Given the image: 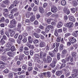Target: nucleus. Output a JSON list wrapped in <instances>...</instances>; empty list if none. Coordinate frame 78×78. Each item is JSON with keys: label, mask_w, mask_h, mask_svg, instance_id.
Segmentation results:
<instances>
[{"label": "nucleus", "mask_w": 78, "mask_h": 78, "mask_svg": "<svg viewBox=\"0 0 78 78\" xmlns=\"http://www.w3.org/2000/svg\"><path fill=\"white\" fill-rule=\"evenodd\" d=\"M46 50H49V49H50V44H47L46 47Z\"/></svg>", "instance_id": "nucleus-37"}, {"label": "nucleus", "mask_w": 78, "mask_h": 78, "mask_svg": "<svg viewBox=\"0 0 78 78\" xmlns=\"http://www.w3.org/2000/svg\"><path fill=\"white\" fill-rule=\"evenodd\" d=\"M60 54L58 53L57 54V59L58 60H59L60 59Z\"/></svg>", "instance_id": "nucleus-52"}, {"label": "nucleus", "mask_w": 78, "mask_h": 78, "mask_svg": "<svg viewBox=\"0 0 78 78\" xmlns=\"http://www.w3.org/2000/svg\"><path fill=\"white\" fill-rule=\"evenodd\" d=\"M73 24L72 22H70L66 24L65 25V27L69 28H70L73 27Z\"/></svg>", "instance_id": "nucleus-4"}, {"label": "nucleus", "mask_w": 78, "mask_h": 78, "mask_svg": "<svg viewBox=\"0 0 78 78\" xmlns=\"http://www.w3.org/2000/svg\"><path fill=\"white\" fill-rule=\"evenodd\" d=\"M78 30L74 31L73 34V36H75V37H77V36H78V34H77V33H78Z\"/></svg>", "instance_id": "nucleus-20"}, {"label": "nucleus", "mask_w": 78, "mask_h": 78, "mask_svg": "<svg viewBox=\"0 0 78 78\" xmlns=\"http://www.w3.org/2000/svg\"><path fill=\"white\" fill-rule=\"evenodd\" d=\"M17 9H18L17 8H15V9H13L11 10L10 13L11 14H13V13H14V12H16V11H17Z\"/></svg>", "instance_id": "nucleus-14"}, {"label": "nucleus", "mask_w": 78, "mask_h": 78, "mask_svg": "<svg viewBox=\"0 0 78 78\" xmlns=\"http://www.w3.org/2000/svg\"><path fill=\"white\" fill-rule=\"evenodd\" d=\"M51 20H52V19H47V22L48 23H51Z\"/></svg>", "instance_id": "nucleus-57"}, {"label": "nucleus", "mask_w": 78, "mask_h": 78, "mask_svg": "<svg viewBox=\"0 0 78 78\" xmlns=\"http://www.w3.org/2000/svg\"><path fill=\"white\" fill-rule=\"evenodd\" d=\"M58 51V48H55L54 50L53 51V53H56Z\"/></svg>", "instance_id": "nucleus-39"}, {"label": "nucleus", "mask_w": 78, "mask_h": 78, "mask_svg": "<svg viewBox=\"0 0 78 78\" xmlns=\"http://www.w3.org/2000/svg\"><path fill=\"white\" fill-rule=\"evenodd\" d=\"M5 67V66L3 65V64H0V69H3Z\"/></svg>", "instance_id": "nucleus-63"}, {"label": "nucleus", "mask_w": 78, "mask_h": 78, "mask_svg": "<svg viewBox=\"0 0 78 78\" xmlns=\"http://www.w3.org/2000/svg\"><path fill=\"white\" fill-rule=\"evenodd\" d=\"M34 2L37 5H39V1L38 0H34Z\"/></svg>", "instance_id": "nucleus-38"}, {"label": "nucleus", "mask_w": 78, "mask_h": 78, "mask_svg": "<svg viewBox=\"0 0 78 78\" xmlns=\"http://www.w3.org/2000/svg\"><path fill=\"white\" fill-rule=\"evenodd\" d=\"M26 16L27 18H29L30 17V15L29 13H27L26 14Z\"/></svg>", "instance_id": "nucleus-60"}, {"label": "nucleus", "mask_w": 78, "mask_h": 78, "mask_svg": "<svg viewBox=\"0 0 78 78\" xmlns=\"http://www.w3.org/2000/svg\"><path fill=\"white\" fill-rule=\"evenodd\" d=\"M3 11L5 12H9V10L7 9H4Z\"/></svg>", "instance_id": "nucleus-50"}, {"label": "nucleus", "mask_w": 78, "mask_h": 78, "mask_svg": "<svg viewBox=\"0 0 78 78\" xmlns=\"http://www.w3.org/2000/svg\"><path fill=\"white\" fill-rule=\"evenodd\" d=\"M62 73V71L61 70L60 71H57L56 73H55V75L57 76H60V75H61V74Z\"/></svg>", "instance_id": "nucleus-6"}, {"label": "nucleus", "mask_w": 78, "mask_h": 78, "mask_svg": "<svg viewBox=\"0 0 78 78\" xmlns=\"http://www.w3.org/2000/svg\"><path fill=\"white\" fill-rule=\"evenodd\" d=\"M8 76L9 78H12L13 77V73H11L9 74Z\"/></svg>", "instance_id": "nucleus-28"}, {"label": "nucleus", "mask_w": 78, "mask_h": 78, "mask_svg": "<svg viewBox=\"0 0 78 78\" xmlns=\"http://www.w3.org/2000/svg\"><path fill=\"white\" fill-rule=\"evenodd\" d=\"M47 60L49 63L51 62L52 60V58L50 56H48L47 57Z\"/></svg>", "instance_id": "nucleus-10"}, {"label": "nucleus", "mask_w": 78, "mask_h": 78, "mask_svg": "<svg viewBox=\"0 0 78 78\" xmlns=\"http://www.w3.org/2000/svg\"><path fill=\"white\" fill-rule=\"evenodd\" d=\"M70 58H71V56H69L68 57L66 58V60L67 61H69Z\"/></svg>", "instance_id": "nucleus-55"}, {"label": "nucleus", "mask_w": 78, "mask_h": 78, "mask_svg": "<svg viewBox=\"0 0 78 78\" xmlns=\"http://www.w3.org/2000/svg\"><path fill=\"white\" fill-rule=\"evenodd\" d=\"M9 42H13L15 41L14 39L13 38H9Z\"/></svg>", "instance_id": "nucleus-29"}, {"label": "nucleus", "mask_w": 78, "mask_h": 78, "mask_svg": "<svg viewBox=\"0 0 78 78\" xmlns=\"http://www.w3.org/2000/svg\"><path fill=\"white\" fill-rule=\"evenodd\" d=\"M66 64L65 63H62V64L61 66L60 67V69H62L63 67H65V66H66Z\"/></svg>", "instance_id": "nucleus-51"}, {"label": "nucleus", "mask_w": 78, "mask_h": 78, "mask_svg": "<svg viewBox=\"0 0 78 78\" xmlns=\"http://www.w3.org/2000/svg\"><path fill=\"white\" fill-rule=\"evenodd\" d=\"M39 77L40 78H44V74H43V73H42L41 74L39 75Z\"/></svg>", "instance_id": "nucleus-64"}, {"label": "nucleus", "mask_w": 78, "mask_h": 78, "mask_svg": "<svg viewBox=\"0 0 78 78\" xmlns=\"http://www.w3.org/2000/svg\"><path fill=\"white\" fill-rule=\"evenodd\" d=\"M28 35V34L27 33H24L23 34L22 36L24 37H26Z\"/></svg>", "instance_id": "nucleus-56"}, {"label": "nucleus", "mask_w": 78, "mask_h": 78, "mask_svg": "<svg viewBox=\"0 0 78 78\" xmlns=\"http://www.w3.org/2000/svg\"><path fill=\"white\" fill-rule=\"evenodd\" d=\"M73 6H76L78 5V3L76 2H74L73 3Z\"/></svg>", "instance_id": "nucleus-34"}, {"label": "nucleus", "mask_w": 78, "mask_h": 78, "mask_svg": "<svg viewBox=\"0 0 78 78\" xmlns=\"http://www.w3.org/2000/svg\"><path fill=\"white\" fill-rule=\"evenodd\" d=\"M51 11L52 12H57V8L56 7H54L51 8Z\"/></svg>", "instance_id": "nucleus-8"}, {"label": "nucleus", "mask_w": 78, "mask_h": 78, "mask_svg": "<svg viewBox=\"0 0 78 78\" xmlns=\"http://www.w3.org/2000/svg\"><path fill=\"white\" fill-rule=\"evenodd\" d=\"M63 11L64 12L66 13L68 15L70 14V10L69 9H66V8H65L63 9Z\"/></svg>", "instance_id": "nucleus-7"}, {"label": "nucleus", "mask_w": 78, "mask_h": 78, "mask_svg": "<svg viewBox=\"0 0 78 78\" xmlns=\"http://www.w3.org/2000/svg\"><path fill=\"white\" fill-rule=\"evenodd\" d=\"M61 4L63 6H64L66 5V2L64 0H62L61 2Z\"/></svg>", "instance_id": "nucleus-21"}, {"label": "nucleus", "mask_w": 78, "mask_h": 78, "mask_svg": "<svg viewBox=\"0 0 78 78\" xmlns=\"http://www.w3.org/2000/svg\"><path fill=\"white\" fill-rule=\"evenodd\" d=\"M27 65H23L22 67V68L23 69V70H27Z\"/></svg>", "instance_id": "nucleus-43"}, {"label": "nucleus", "mask_w": 78, "mask_h": 78, "mask_svg": "<svg viewBox=\"0 0 78 78\" xmlns=\"http://www.w3.org/2000/svg\"><path fill=\"white\" fill-rule=\"evenodd\" d=\"M16 55V52H14L13 53H12V55L11 56V58H14V56Z\"/></svg>", "instance_id": "nucleus-53"}, {"label": "nucleus", "mask_w": 78, "mask_h": 78, "mask_svg": "<svg viewBox=\"0 0 78 78\" xmlns=\"http://www.w3.org/2000/svg\"><path fill=\"white\" fill-rule=\"evenodd\" d=\"M78 75V74L74 73L73 74H72V76L73 78H75V77H76V76H77Z\"/></svg>", "instance_id": "nucleus-40"}, {"label": "nucleus", "mask_w": 78, "mask_h": 78, "mask_svg": "<svg viewBox=\"0 0 78 78\" xmlns=\"http://www.w3.org/2000/svg\"><path fill=\"white\" fill-rule=\"evenodd\" d=\"M10 49L13 52L14 51H15L16 48H15V47L14 46H12Z\"/></svg>", "instance_id": "nucleus-27"}, {"label": "nucleus", "mask_w": 78, "mask_h": 78, "mask_svg": "<svg viewBox=\"0 0 78 78\" xmlns=\"http://www.w3.org/2000/svg\"><path fill=\"white\" fill-rule=\"evenodd\" d=\"M34 35L36 37V38H39L40 36H39V35L36 33H34Z\"/></svg>", "instance_id": "nucleus-25"}, {"label": "nucleus", "mask_w": 78, "mask_h": 78, "mask_svg": "<svg viewBox=\"0 0 78 78\" xmlns=\"http://www.w3.org/2000/svg\"><path fill=\"white\" fill-rule=\"evenodd\" d=\"M30 20L31 22H34V21L35 20V16H32L30 17Z\"/></svg>", "instance_id": "nucleus-15"}, {"label": "nucleus", "mask_w": 78, "mask_h": 78, "mask_svg": "<svg viewBox=\"0 0 78 78\" xmlns=\"http://www.w3.org/2000/svg\"><path fill=\"white\" fill-rule=\"evenodd\" d=\"M5 34L8 37H9V33H8V31H6L5 32Z\"/></svg>", "instance_id": "nucleus-49"}, {"label": "nucleus", "mask_w": 78, "mask_h": 78, "mask_svg": "<svg viewBox=\"0 0 78 78\" xmlns=\"http://www.w3.org/2000/svg\"><path fill=\"white\" fill-rule=\"evenodd\" d=\"M64 46L63 44H61L60 45L59 50H62L64 48Z\"/></svg>", "instance_id": "nucleus-26"}, {"label": "nucleus", "mask_w": 78, "mask_h": 78, "mask_svg": "<svg viewBox=\"0 0 78 78\" xmlns=\"http://www.w3.org/2000/svg\"><path fill=\"white\" fill-rule=\"evenodd\" d=\"M67 51L66 50H63L62 52V53L63 55H65V54H66V53H67Z\"/></svg>", "instance_id": "nucleus-47"}, {"label": "nucleus", "mask_w": 78, "mask_h": 78, "mask_svg": "<svg viewBox=\"0 0 78 78\" xmlns=\"http://www.w3.org/2000/svg\"><path fill=\"white\" fill-rule=\"evenodd\" d=\"M28 40L29 42L32 43V41L31 40V37L29 36L28 37Z\"/></svg>", "instance_id": "nucleus-41"}, {"label": "nucleus", "mask_w": 78, "mask_h": 78, "mask_svg": "<svg viewBox=\"0 0 78 78\" xmlns=\"http://www.w3.org/2000/svg\"><path fill=\"white\" fill-rule=\"evenodd\" d=\"M47 76L48 78H50L51 76L50 75V72H48L46 73Z\"/></svg>", "instance_id": "nucleus-30"}, {"label": "nucleus", "mask_w": 78, "mask_h": 78, "mask_svg": "<svg viewBox=\"0 0 78 78\" xmlns=\"http://www.w3.org/2000/svg\"><path fill=\"white\" fill-rule=\"evenodd\" d=\"M77 55V53L76 52H72V56L73 57H76Z\"/></svg>", "instance_id": "nucleus-23"}, {"label": "nucleus", "mask_w": 78, "mask_h": 78, "mask_svg": "<svg viewBox=\"0 0 78 78\" xmlns=\"http://www.w3.org/2000/svg\"><path fill=\"white\" fill-rule=\"evenodd\" d=\"M6 57L5 56H2L1 57V59L2 60V61H5L6 59Z\"/></svg>", "instance_id": "nucleus-36"}, {"label": "nucleus", "mask_w": 78, "mask_h": 78, "mask_svg": "<svg viewBox=\"0 0 78 78\" xmlns=\"http://www.w3.org/2000/svg\"><path fill=\"white\" fill-rule=\"evenodd\" d=\"M69 41L71 42L72 44L75 43L76 42V40L75 38L73 37H71L69 38Z\"/></svg>", "instance_id": "nucleus-3"}, {"label": "nucleus", "mask_w": 78, "mask_h": 78, "mask_svg": "<svg viewBox=\"0 0 78 78\" xmlns=\"http://www.w3.org/2000/svg\"><path fill=\"white\" fill-rule=\"evenodd\" d=\"M3 72L5 73H8L9 72V70H8V69H6L4 70Z\"/></svg>", "instance_id": "nucleus-54"}, {"label": "nucleus", "mask_w": 78, "mask_h": 78, "mask_svg": "<svg viewBox=\"0 0 78 78\" xmlns=\"http://www.w3.org/2000/svg\"><path fill=\"white\" fill-rule=\"evenodd\" d=\"M57 62V60L56 59L54 58L52 61V63L56 64Z\"/></svg>", "instance_id": "nucleus-46"}, {"label": "nucleus", "mask_w": 78, "mask_h": 78, "mask_svg": "<svg viewBox=\"0 0 78 78\" xmlns=\"http://www.w3.org/2000/svg\"><path fill=\"white\" fill-rule=\"evenodd\" d=\"M36 31L37 33H40L41 31V29H37L36 30Z\"/></svg>", "instance_id": "nucleus-61"}, {"label": "nucleus", "mask_w": 78, "mask_h": 78, "mask_svg": "<svg viewBox=\"0 0 78 78\" xmlns=\"http://www.w3.org/2000/svg\"><path fill=\"white\" fill-rule=\"evenodd\" d=\"M30 55H33V53H34V52L33 50H30Z\"/></svg>", "instance_id": "nucleus-58"}, {"label": "nucleus", "mask_w": 78, "mask_h": 78, "mask_svg": "<svg viewBox=\"0 0 78 78\" xmlns=\"http://www.w3.org/2000/svg\"><path fill=\"white\" fill-rule=\"evenodd\" d=\"M61 37L60 36H58L57 38V41L58 42H61Z\"/></svg>", "instance_id": "nucleus-33"}, {"label": "nucleus", "mask_w": 78, "mask_h": 78, "mask_svg": "<svg viewBox=\"0 0 78 78\" xmlns=\"http://www.w3.org/2000/svg\"><path fill=\"white\" fill-rule=\"evenodd\" d=\"M12 46V45H11V44L10 43V42H8L6 45V47H7L8 48H10V47H11Z\"/></svg>", "instance_id": "nucleus-19"}, {"label": "nucleus", "mask_w": 78, "mask_h": 78, "mask_svg": "<svg viewBox=\"0 0 78 78\" xmlns=\"http://www.w3.org/2000/svg\"><path fill=\"white\" fill-rule=\"evenodd\" d=\"M48 54L51 57H54V56H55L54 54H53L51 51L49 52Z\"/></svg>", "instance_id": "nucleus-32"}, {"label": "nucleus", "mask_w": 78, "mask_h": 78, "mask_svg": "<svg viewBox=\"0 0 78 78\" xmlns=\"http://www.w3.org/2000/svg\"><path fill=\"white\" fill-rule=\"evenodd\" d=\"M54 34L56 37H57V36H58V32H57V29H55V30Z\"/></svg>", "instance_id": "nucleus-48"}, {"label": "nucleus", "mask_w": 78, "mask_h": 78, "mask_svg": "<svg viewBox=\"0 0 78 78\" xmlns=\"http://www.w3.org/2000/svg\"><path fill=\"white\" fill-rule=\"evenodd\" d=\"M33 67H29L28 68V71L29 72H30V71H32L33 70Z\"/></svg>", "instance_id": "nucleus-59"}, {"label": "nucleus", "mask_w": 78, "mask_h": 78, "mask_svg": "<svg viewBox=\"0 0 78 78\" xmlns=\"http://www.w3.org/2000/svg\"><path fill=\"white\" fill-rule=\"evenodd\" d=\"M21 28V23H18L17 25V31H20Z\"/></svg>", "instance_id": "nucleus-16"}, {"label": "nucleus", "mask_w": 78, "mask_h": 78, "mask_svg": "<svg viewBox=\"0 0 78 78\" xmlns=\"http://www.w3.org/2000/svg\"><path fill=\"white\" fill-rule=\"evenodd\" d=\"M10 23L11 25L9 26L10 28H13L16 27V26L15 25L16 24V21L15 20H13L11 21Z\"/></svg>", "instance_id": "nucleus-1"}, {"label": "nucleus", "mask_w": 78, "mask_h": 78, "mask_svg": "<svg viewBox=\"0 0 78 78\" xmlns=\"http://www.w3.org/2000/svg\"><path fill=\"white\" fill-rule=\"evenodd\" d=\"M19 3V2H18V1H15L13 2V4L11 5L9 7V9H11L12 8H13L14 7V5L15 6H16L17 5L16 4H18Z\"/></svg>", "instance_id": "nucleus-2"}, {"label": "nucleus", "mask_w": 78, "mask_h": 78, "mask_svg": "<svg viewBox=\"0 0 78 78\" xmlns=\"http://www.w3.org/2000/svg\"><path fill=\"white\" fill-rule=\"evenodd\" d=\"M47 56L46 53H43V52L41 51L40 53V58L41 59H43L44 57H45Z\"/></svg>", "instance_id": "nucleus-5"}, {"label": "nucleus", "mask_w": 78, "mask_h": 78, "mask_svg": "<svg viewBox=\"0 0 78 78\" xmlns=\"http://www.w3.org/2000/svg\"><path fill=\"white\" fill-rule=\"evenodd\" d=\"M73 73H75L76 74H78V70L76 69L73 70Z\"/></svg>", "instance_id": "nucleus-35"}, {"label": "nucleus", "mask_w": 78, "mask_h": 78, "mask_svg": "<svg viewBox=\"0 0 78 78\" xmlns=\"http://www.w3.org/2000/svg\"><path fill=\"white\" fill-rule=\"evenodd\" d=\"M70 72H67L66 73L65 75L66 77H68V76H70Z\"/></svg>", "instance_id": "nucleus-45"}, {"label": "nucleus", "mask_w": 78, "mask_h": 78, "mask_svg": "<svg viewBox=\"0 0 78 78\" xmlns=\"http://www.w3.org/2000/svg\"><path fill=\"white\" fill-rule=\"evenodd\" d=\"M72 13H75L76 12V9L75 8H72L70 9Z\"/></svg>", "instance_id": "nucleus-24"}, {"label": "nucleus", "mask_w": 78, "mask_h": 78, "mask_svg": "<svg viewBox=\"0 0 78 78\" xmlns=\"http://www.w3.org/2000/svg\"><path fill=\"white\" fill-rule=\"evenodd\" d=\"M69 20L71 21H72L74 22H75V18L73 17L72 16H70L69 17Z\"/></svg>", "instance_id": "nucleus-17"}, {"label": "nucleus", "mask_w": 78, "mask_h": 78, "mask_svg": "<svg viewBox=\"0 0 78 78\" xmlns=\"http://www.w3.org/2000/svg\"><path fill=\"white\" fill-rule=\"evenodd\" d=\"M10 36L12 37L13 36H14L15 34V32L13 30H10Z\"/></svg>", "instance_id": "nucleus-11"}, {"label": "nucleus", "mask_w": 78, "mask_h": 78, "mask_svg": "<svg viewBox=\"0 0 78 78\" xmlns=\"http://www.w3.org/2000/svg\"><path fill=\"white\" fill-rule=\"evenodd\" d=\"M45 43L44 42H41L40 44V47H44L45 46Z\"/></svg>", "instance_id": "nucleus-12"}, {"label": "nucleus", "mask_w": 78, "mask_h": 78, "mask_svg": "<svg viewBox=\"0 0 78 78\" xmlns=\"http://www.w3.org/2000/svg\"><path fill=\"white\" fill-rule=\"evenodd\" d=\"M39 55L37 54H36L35 55L34 58L35 59V60L36 59H39Z\"/></svg>", "instance_id": "nucleus-18"}, {"label": "nucleus", "mask_w": 78, "mask_h": 78, "mask_svg": "<svg viewBox=\"0 0 78 78\" xmlns=\"http://www.w3.org/2000/svg\"><path fill=\"white\" fill-rule=\"evenodd\" d=\"M1 43L2 44V45H3L4 44H5V41H4V39H1Z\"/></svg>", "instance_id": "nucleus-44"}, {"label": "nucleus", "mask_w": 78, "mask_h": 78, "mask_svg": "<svg viewBox=\"0 0 78 78\" xmlns=\"http://www.w3.org/2000/svg\"><path fill=\"white\" fill-rule=\"evenodd\" d=\"M38 42L39 40H34L33 42L34 44H37V43H38Z\"/></svg>", "instance_id": "nucleus-62"}, {"label": "nucleus", "mask_w": 78, "mask_h": 78, "mask_svg": "<svg viewBox=\"0 0 78 78\" xmlns=\"http://www.w3.org/2000/svg\"><path fill=\"white\" fill-rule=\"evenodd\" d=\"M41 33L43 34L44 36H45L46 37H47V34L45 33V32L44 31H42L41 32Z\"/></svg>", "instance_id": "nucleus-42"}, {"label": "nucleus", "mask_w": 78, "mask_h": 78, "mask_svg": "<svg viewBox=\"0 0 78 78\" xmlns=\"http://www.w3.org/2000/svg\"><path fill=\"white\" fill-rule=\"evenodd\" d=\"M39 12L42 14H43L44 12V10L43 9V7L40 6L39 7Z\"/></svg>", "instance_id": "nucleus-9"}, {"label": "nucleus", "mask_w": 78, "mask_h": 78, "mask_svg": "<svg viewBox=\"0 0 78 78\" xmlns=\"http://www.w3.org/2000/svg\"><path fill=\"white\" fill-rule=\"evenodd\" d=\"M49 31H50V28L48 26H47L45 29V31L46 33H48L49 32Z\"/></svg>", "instance_id": "nucleus-22"}, {"label": "nucleus", "mask_w": 78, "mask_h": 78, "mask_svg": "<svg viewBox=\"0 0 78 78\" xmlns=\"http://www.w3.org/2000/svg\"><path fill=\"white\" fill-rule=\"evenodd\" d=\"M50 66L52 68H54L55 66H56V65L53 63H51L50 64Z\"/></svg>", "instance_id": "nucleus-31"}, {"label": "nucleus", "mask_w": 78, "mask_h": 78, "mask_svg": "<svg viewBox=\"0 0 78 78\" xmlns=\"http://www.w3.org/2000/svg\"><path fill=\"white\" fill-rule=\"evenodd\" d=\"M62 23L60 21L58 23V24L57 26V28H61L62 26Z\"/></svg>", "instance_id": "nucleus-13"}]
</instances>
